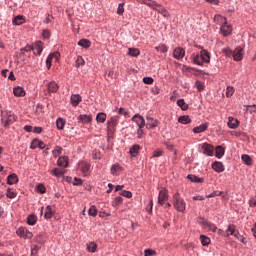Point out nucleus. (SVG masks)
Masks as SVG:
<instances>
[{"label":"nucleus","instance_id":"obj_1","mask_svg":"<svg viewBox=\"0 0 256 256\" xmlns=\"http://www.w3.org/2000/svg\"><path fill=\"white\" fill-rule=\"evenodd\" d=\"M214 21L217 23H223L220 27V32L224 37H229L233 33V27L227 24V19L221 15H216Z\"/></svg>","mask_w":256,"mask_h":256},{"label":"nucleus","instance_id":"obj_2","mask_svg":"<svg viewBox=\"0 0 256 256\" xmlns=\"http://www.w3.org/2000/svg\"><path fill=\"white\" fill-rule=\"evenodd\" d=\"M211 62V53L206 49H202L200 54H196L193 57V63L195 65L203 66V63H210Z\"/></svg>","mask_w":256,"mask_h":256},{"label":"nucleus","instance_id":"obj_3","mask_svg":"<svg viewBox=\"0 0 256 256\" xmlns=\"http://www.w3.org/2000/svg\"><path fill=\"white\" fill-rule=\"evenodd\" d=\"M118 125L119 116H112L109 120H107V133L109 137H113V135H115V131H117Z\"/></svg>","mask_w":256,"mask_h":256},{"label":"nucleus","instance_id":"obj_4","mask_svg":"<svg viewBox=\"0 0 256 256\" xmlns=\"http://www.w3.org/2000/svg\"><path fill=\"white\" fill-rule=\"evenodd\" d=\"M173 207L176 209V211H179L180 213L185 212V200L181 197V194L175 193L173 196Z\"/></svg>","mask_w":256,"mask_h":256},{"label":"nucleus","instance_id":"obj_5","mask_svg":"<svg viewBox=\"0 0 256 256\" xmlns=\"http://www.w3.org/2000/svg\"><path fill=\"white\" fill-rule=\"evenodd\" d=\"M16 234L18 237H21V239H33V232L29 231L25 227H19L16 231Z\"/></svg>","mask_w":256,"mask_h":256},{"label":"nucleus","instance_id":"obj_6","mask_svg":"<svg viewBox=\"0 0 256 256\" xmlns=\"http://www.w3.org/2000/svg\"><path fill=\"white\" fill-rule=\"evenodd\" d=\"M198 223H199V225L204 227V229H208V231H212L213 233H215V231H217V225L205 220V218H200Z\"/></svg>","mask_w":256,"mask_h":256},{"label":"nucleus","instance_id":"obj_7","mask_svg":"<svg viewBox=\"0 0 256 256\" xmlns=\"http://www.w3.org/2000/svg\"><path fill=\"white\" fill-rule=\"evenodd\" d=\"M169 200V192L167 189L163 188L160 190L159 195H158V204L159 205H165V201Z\"/></svg>","mask_w":256,"mask_h":256},{"label":"nucleus","instance_id":"obj_8","mask_svg":"<svg viewBox=\"0 0 256 256\" xmlns=\"http://www.w3.org/2000/svg\"><path fill=\"white\" fill-rule=\"evenodd\" d=\"M82 175H84V177H87V175H89V173H91V164L87 163V162H80L78 165Z\"/></svg>","mask_w":256,"mask_h":256},{"label":"nucleus","instance_id":"obj_9","mask_svg":"<svg viewBox=\"0 0 256 256\" xmlns=\"http://www.w3.org/2000/svg\"><path fill=\"white\" fill-rule=\"evenodd\" d=\"M132 121L133 123H136V125L140 129H143V127H145V118H143V116H141L140 114H135L132 117Z\"/></svg>","mask_w":256,"mask_h":256},{"label":"nucleus","instance_id":"obj_10","mask_svg":"<svg viewBox=\"0 0 256 256\" xmlns=\"http://www.w3.org/2000/svg\"><path fill=\"white\" fill-rule=\"evenodd\" d=\"M146 121V129H155L156 127H159V120L154 119L153 117L147 116Z\"/></svg>","mask_w":256,"mask_h":256},{"label":"nucleus","instance_id":"obj_11","mask_svg":"<svg viewBox=\"0 0 256 256\" xmlns=\"http://www.w3.org/2000/svg\"><path fill=\"white\" fill-rule=\"evenodd\" d=\"M61 57V54L59 52L50 53L46 58V67L47 69H51V63L53 59H59Z\"/></svg>","mask_w":256,"mask_h":256},{"label":"nucleus","instance_id":"obj_12","mask_svg":"<svg viewBox=\"0 0 256 256\" xmlns=\"http://www.w3.org/2000/svg\"><path fill=\"white\" fill-rule=\"evenodd\" d=\"M37 147L45 149L46 145L42 140L34 138L31 142L30 149H37Z\"/></svg>","mask_w":256,"mask_h":256},{"label":"nucleus","instance_id":"obj_13","mask_svg":"<svg viewBox=\"0 0 256 256\" xmlns=\"http://www.w3.org/2000/svg\"><path fill=\"white\" fill-rule=\"evenodd\" d=\"M202 149H203L204 155H208V157L213 156V152L215 151V148L212 145L207 143H204L202 145Z\"/></svg>","mask_w":256,"mask_h":256},{"label":"nucleus","instance_id":"obj_14","mask_svg":"<svg viewBox=\"0 0 256 256\" xmlns=\"http://www.w3.org/2000/svg\"><path fill=\"white\" fill-rule=\"evenodd\" d=\"M234 61H241L243 59V49L241 47H237L232 54Z\"/></svg>","mask_w":256,"mask_h":256},{"label":"nucleus","instance_id":"obj_15","mask_svg":"<svg viewBox=\"0 0 256 256\" xmlns=\"http://www.w3.org/2000/svg\"><path fill=\"white\" fill-rule=\"evenodd\" d=\"M174 59H177L178 61L183 59L185 57V49L178 47L173 52Z\"/></svg>","mask_w":256,"mask_h":256},{"label":"nucleus","instance_id":"obj_16","mask_svg":"<svg viewBox=\"0 0 256 256\" xmlns=\"http://www.w3.org/2000/svg\"><path fill=\"white\" fill-rule=\"evenodd\" d=\"M33 241L34 243H38V245H45V242L47 241L45 233L43 232L39 233L34 237Z\"/></svg>","mask_w":256,"mask_h":256},{"label":"nucleus","instance_id":"obj_17","mask_svg":"<svg viewBox=\"0 0 256 256\" xmlns=\"http://www.w3.org/2000/svg\"><path fill=\"white\" fill-rule=\"evenodd\" d=\"M149 7L154 11H157V13H160V15L166 10V8H164L163 5L157 3V1H154V3L149 4Z\"/></svg>","mask_w":256,"mask_h":256},{"label":"nucleus","instance_id":"obj_18","mask_svg":"<svg viewBox=\"0 0 256 256\" xmlns=\"http://www.w3.org/2000/svg\"><path fill=\"white\" fill-rule=\"evenodd\" d=\"M212 169L215 170L216 173H223V171H225V165L219 161H216L212 164Z\"/></svg>","mask_w":256,"mask_h":256},{"label":"nucleus","instance_id":"obj_19","mask_svg":"<svg viewBox=\"0 0 256 256\" xmlns=\"http://www.w3.org/2000/svg\"><path fill=\"white\" fill-rule=\"evenodd\" d=\"M32 47L36 49L37 53L33 52L34 55H41L43 53V42L41 40H37Z\"/></svg>","mask_w":256,"mask_h":256},{"label":"nucleus","instance_id":"obj_20","mask_svg":"<svg viewBox=\"0 0 256 256\" xmlns=\"http://www.w3.org/2000/svg\"><path fill=\"white\" fill-rule=\"evenodd\" d=\"M58 167H67L69 165V158L67 156H60L57 160Z\"/></svg>","mask_w":256,"mask_h":256},{"label":"nucleus","instance_id":"obj_21","mask_svg":"<svg viewBox=\"0 0 256 256\" xmlns=\"http://www.w3.org/2000/svg\"><path fill=\"white\" fill-rule=\"evenodd\" d=\"M78 123H82L83 125L91 122V116L87 114H80L77 117Z\"/></svg>","mask_w":256,"mask_h":256},{"label":"nucleus","instance_id":"obj_22","mask_svg":"<svg viewBox=\"0 0 256 256\" xmlns=\"http://www.w3.org/2000/svg\"><path fill=\"white\" fill-rule=\"evenodd\" d=\"M24 23H25V16L23 15H17L12 20V25L19 26V25H23Z\"/></svg>","mask_w":256,"mask_h":256},{"label":"nucleus","instance_id":"obj_23","mask_svg":"<svg viewBox=\"0 0 256 256\" xmlns=\"http://www.w3.org/2000/svg\"><path fill=\"white\" fill-rule=\"evenodd\" d=\"M228 127L229 129H237L239 127V120L233 117L228 118Z\"/></svg>","mask_w":256,"mask_h":256},{"label":"nucleus","instance_id":"obj_24","mask_svg":"<svg viewBox=\"0 0 256 256\" xmlns=\"http://www.w3.org/2000/svg\"><path fill=\"white\" fill-rule=\"evenodd\" d=\"M55 215V210H53V206L48 205L46 206V211L44 213V219H51Z\"/></svg>","mask_w":256,"mask_h":256},{"label":"nucleus","instance_id":"obj_25","mask_svg":"<svg viewBox=\"0 0 256 256\" xmlns=\"http://www.w3.org/2000/svg\"><path fill=\"white\" fill-rule=\"evenodd\" d=\"M16 183H19V177L17 174H10L7 177V184L8 185H15Z\"/></svg>","mask_w":256,"mask_h":256},{"label":"nucleus","instance_id":"obj_26","mask_svg":"<svg viewBox=\"0 0 256 256\" xmlns=\"http://www.w3.org/2000/svg\"><path fill=\"white\" fill-rule=\"evenodd\" d=\"M13 93L15 97H25V89L21 86L14 87Z\"/></svg>","mask_w":256,"mask_h":256},{"label":"nucleus","instance_id":"obj_27","mask_svg":"<svg viewBox=\"0 0 256 256\" xmlns=\"http://www.w3.org/2000/svg\"><path fill=\"white\" fill-rule=\"evenodd\" d=\"M47 89L49 93H57V91H59V85L55 81H51Z\"/></svg>","mask_w":256,"mask_h":256},{"label":"nucleus","instance_id":"obj_28","mask_svg":"<svg viewBox=\"0 0 256 256\" xmlns=\"http://www.w3.org/2000/svg\"><path fill=\"white\" fill-rule=\"evenodd\" d=\"M70 101H71V105L73 107H77V105H79V103H81V97L79 94H73L71 97H70Z\"/></svg>","mask_w":256,"mask_h":256},{"label":"nucleus","instance_id":"obj_29","mask_svg":"<svg viewBox=\"0 0 256 256\" xmlns=\"http://www.w3.org/2000/svg\"><path fill=\"white\" fill-rule=\"evenodd\" d=\"M77 45H79V47H83V49H89V47H91V41L83 38L78 41Z\"/></svg>","mask_w":256,"mask_h":256},{"label":"nucleus","instance_id":"obj_30","mask_svg":"<svg viewBox=\"0 0 256 256\" xmlns=\"http://www.w3.org/2000/svg\"><path fill=\"white\" fill-rule=\"evenodd\" d=\"M27 225H36L37 224V216L35 214H30L26 218Z\"/></svg>","mask_w":256,"mask_h":256},{"label":"nucleus","instance_id":"obj_31","mask_svg":"<svg viewBox=\"0 0 256 256\" xmlns=\"http://www.w3.org/2000/svg\"><path fill=\"white\" fill-rule=\"evenodd\" d=\"M209 127V124H201L200 126L193 128V133H203L204 131H207Z\"/></svg>","mask_w":256,"mask_h":256},{"label":"nucleus","instance_id":"obj_32","mask_svg":"<svg viewBox=\"0 0 256 256\" xmlns=\"http://www.w3.org/2000/svg\"><path fill=\"white\" fill-rule=\"evenodd\" d=\"M178 123H181L182 125H189V123H191V118L187 115L180 116L178 118Z\"/></svg>","mask_w":256,"mask_h":256},{"label":"nucleus","instance_id":"obj_33","mask_svg":"<svg viewBox=\"0 0 256 256\" xmlns=\"http://www.w3.org/2000/svg\"><path fill=\"white\" fill-rule=\"evenodd\" d=\"M141 150V146H139V145H134V146H132L131 148H130V151H129V153H130V155L132 156V157H137V154L139 153V151Z\"/></svg>","mask_w":256,"mask_h":256},{"label":"nucleus","instance_id":"obj_34","mask_svg":"<svg viewBox=\"0 0 256 256\" xmlns=\"http://www.w3.org/2000/svg\"><path fill=\"white\" fill-rule=\"evenodd\" d=\"M187 179H189V181H191L192 183H203V181H204L203 178H199L193 174H189L187 176Z\"/></svg>","mask_w":256,"mask_h":256},{"label":"nucleus","instance_id":"obj_35","mask_svg":"<svg viewBox=\"0 0 256 256\" xmlns=\"http://www.w3.org/2000/svg\"><path fill=\"white\" fill-rule=\"evenodd\" d=\"M56 127L59 129V131H63V129H65V119L57 118Z\"/></svg>","mask_w":256,"mask_h":256},{"label":"nucleus","instance_id":"obj_36","mask_svg":"<svg viewBox=\"0 0 256 256\" xmlns=\"http://www.w3.org/2000/svg\"><path fill=\"white\" fill-rule=\"evenodd\" d=\"M177 105L178 107H180V109H182V111H187V109H189V105L187 103H185L184 99H179L177 100Z\"/></svg>","mask_w":256,"mask_h":256},{"label":"nucleus","instance_id":"obj_37","mask_svg":"<svg viewBox=\"0 0 256 256\" xmlns=\"http://www.w3.org/2000/svg\"><path fill=\"white\" fill-rule=\"evenodd\" d=\"M120 171H123V167L119 164H114L111 167V173L112 175H117V173H120Z\"/></svg>","mask_w":256,"mask_h":256},{"label":"nucleus","instance_id":"obj_38","mask_svg":"<svg viewBox=\"0 0 256 256\" xmlns=\"http://www.w3.org/2000/svg\"><path fill=\"white\" fill-rule=\"evenodd\" d=\"M63 153V148L61 146H56L52 151V155L55 159Z\"/></svg>","mask_w":256,"mask_h":256},{"label":"nucleus","instance_id":"obj_39","mask_svg":"<svg viewBox=\"0 0 256 256\" xmlns=\"http://www.w3.org/2000/svg\"><path fill=\"white\" fill-rule=\"evenodd\" d=\"M223 155H225V148H223V146H217L216 147V157L218 159H221V157H223Z\"/></svg>","mask_w":256,"mask_h":256},{"label":"nucleus","instance_id":"obj_40","mask_svg":"<svg viewBox=\"0 0 256 256\" xmlns=\"http://www.w3.org/2000/svg\"><path fill=\"white\" fill-rule=\"evenodd\" d=\"M200 240H201V244L203 245V247H207V245H209L211 243V238L207 237L205 235H201Z\"/></svg>","mask_w":256,"mask_h":256},{"label":"nucleus","instance_id":"obj_41","mask_svg":"<svg viewBox=\"0 0 256 256\" xmlns=\"http://www.w3.org/2000/svg\"><path fill=\"white\" fill-rule=\"evenodd\" d=\"M107 121V114L100 112L97 114V123H105Z\"/></svg>","mask_w":256,"mask_h":256},{"label":"nucleus","instance_id":"obj_42","mask_svg":"<svg viewBox=\"0 0 256 256\" xmlns=\"http://www.w3.org/2000/svg\"><path fill=\"white\" fill-rule=\"evenodd\" d=\"M140 53L141 52L137 48H129L128 50V55H130V57H139Z\"/></svg>","mask_w":256,"mask_h":256},{"label":"nucleus","instance_id":"obj_43","mask_svg":"<svg viewBox=\"0 0 256 256\" xmlns=\"http://www.w3.org/2000/svg\"><path fill=\"white\" fill-rule=\"evenodd\" d=\"M51 174L54 175V177H63L65 175V172L59 168H55L54 170L51 171Z\"/></svg>","mask_w":256,"mask_h":256},{"label":"nucleus","instance_id":"obj_44","mask_svg":"<svg viewBox=\"0 0 256 256\" xmlns=\"http://www.w3.org/2000/svg\"><path fill=\"white\" fill-rule=\"evenodd\" d=\"M154 49H155L156 51H159L160 53H167V51H169V48H168L167 45H165V44L156 46Z\"/></svg>","mask_w":256,"mask_h":256},{"label":"nucleus","instance_id":"obj_45","mask_svg":"<svg viewBox=\"0 0 256 256\" xmlns=\"http://www.w3.org/2000/svg\"><path fill=\"white\" fill-rule=\"evenodd\" d=\"M6 197H8V199H15L17 197V192L8 188L7 191H6Z\"/></svg>","mask_w":256,"mask_h":256},{"label":"nucleus","instance_id":"obj_46","mask_svg":"<svg viewBox=\"0 0 256 256\" xmlns=\"http://www.w3.org/2000/svg\"><path fill=\"white\" fill-rule=\"evenodd\" d=\"M235 225L230 224L226 230V237H229V235H235Z\"/></svg>","mask_w":256,"mask_h":256},{"label":"nucleus","instance_id":"obj_47","mask_svg":"<svg viewBox=\"0 0 256 256\" xmlns=\"http://www.w3.org/2000/svg\"><path fill=\"white\" fill-rule=\"evenodd\" d=\"M242 161H244L247 165H253V160L251 159V156L244 154L241 157Z\"/></svg>","mask_w":256,"mask_h":256},{"label":"nucleus","instance_id":"obj_48","mask_svg":"<svg viewBox=\"0 0 256 256\" xmlns=\"http://www.w3.org/2000/svg\"><path fill=\"white\" fill-rule=\"evenodd\" d=\"M87 250H88L90 253H95V251H97V244H95V242H90V243L87 245Z\"/></svg>","mask_w":256,"mask_h":256},{"label":"nucleus","instance_id":"obj_49","mask_svg":"<svg viewBox=\"0 0 256 256\" xmlns=\"http://www.w3.org/2000/svg\"><path fill=\"white\" fill-rule=\"evenodd\" d=\"M20 51L31 53V51H35V46L27 44L25 47L21 48Z\"/></svg>","mask_w":256,"mask_h":256},{"label":"nucleus","instance_id":"obj_50","mask_svg":"<svg viewBox=\"0 0 256 256\" xmlns=\"http://www.w3.org/2000/svg\"><path fill=\"white\" fill-rule=\"evenodd\" d=\"M234 93H235V88H233L232 86H228L226 88V97L228 98L233 97Z\"/></svg>","mask_w":256,"mask_h":256},{"label":"nucleus","instance_id":"obj_51","mask_svg":"<svg viewBox=\"0 0 256 256\" xmlns=\"http://www.w3.org/2000/svg\"><path fill=\"white\" fill-rule=\"evenodd\" d=\"M36 191L37 193H40L41 195H43L47 191V188H45V185L43 184H38L36 187Z\"/></svg>","mask_w":256,"mask_h":256},{"label":"nucleus","instance_id":"obj_52","mask_svg":"<svg viewBox=\"0 0 256 256\" xmlns=\"http://www.w3.org/2000/svg\"><path fill=\"white\" fill-rule=\"evenodd\" d=\"M125 13V3H120L117 8V15H123Z\"/></svg>","mask_w":256,"mask_h":256},{"label":"nucleus","instance_id":"obj_53","mask_svg":"<svg viewBox=\"0 0 256 256\" xmlns=\"http://www.w3.org/2000/svg\"><path fill=\"white\" fill-rule=\"evenodd\" d=\"M88 215H90L92 217H96L97 216V207L91 206L88 210Z\"/></svg>","mask_w":256,"mask_h":256},{"label":"nucleus","instance_id":"obj_54","mask_svg":"<svg viewBox=\"0 0 256 256\" xmlns=\"http://www.w3.org/2000/svg\"><path fill=\"white\" fill-rule=\"evenodd\" d=\"M195 87H196L197 90L200 91V92L205 90V85H204L201 81H199V80H197V81L195 82Z\"/></svg>","mask_w":256,"mask_h":256},{"label":"nucleus","instance_id":"obj_55","mask_svg":"<svg viewBox=\"0 0 256 256\" xmlns=\"http://www.w3.org/2000/svg\"><path fill=\"white\" fill-rule=\"evenodd\" d=\"M157 255V251L153 249H145L144 250V256H155Z\"/></svg>","mask_w":256,"mask_h":256},{"label":"nucleus","instance_id":"obj_56","mask_svg":"<svg viewBox=\"0 0 256 256\" xmlns=\"http://www.w3.org/2000/svg\"><path fill=\"white\" fill-rule=\"evenodd\" d=\"M85 65V60H83V57L78 56L75 67L79 68L80 66Z\"/></svg>","mask_w":256,"mask_h":256},{"label":"nucleus","instance_id":"obj_57","mask_svg":"<svg viewBox=\"0 0 256 256\" xmlns=\"http://www.w3.org/2000/svg\"><path fill=\"white\" fill-rule=\"evenodd\" d=\"M234 237H236V239H238V241H241V243H247V240H245V237L241 234H239V232H236L234 234Z\"/></svg>","mask_w":256,"mask_h":256},{"label":"nucleus","instance_id":"obj_58","mask_svg":"<svg viewBox=\"0 0 256 256\" xmlns=\"http://www.w3.org/2000/svg\"><path fill=\"white\" fill-rule=\"evenodd\" d=\"M42 37L43 39H51V31H49L48 29L43 30Z\"/></svg>","mask_w":256,"mask_h":256},{"label":"nucleus","instance_id":"obj_59","mask_svg":"<svg viewBox=\"0 0 256 256\" xmlns=\"http://www.w3.org/2000/svg\"><path fill=\"white\" fill-rule=\"evenodd\" d=\"M120 195H122V197H126L127 199H131V197H133V194L131 193V191H127V190H123Z\"/></svg>","mask_w":256,"mask_h":256},{"label":"nucleus","instance_id":"obj_60","mask_svg":"<svg viewBox=\"0 0 256 256\" xmlns=\"http://www.w3.org/2000/svg\"><path fill=\"white\" fill-rule=\"evenodd\" d=\"M121 203H123V197H121V196L116 197L114 200V206L119 207V205H121Z\"/></svg>","mask_w":256,"mask_h":256},{"label":"nucleus","instance_id":"obj_61","mask_svg":"<svg viewBox=\"0 0 256 256\" xmlns=\"http://www.w3.org/2000/svg\"><path fill=\"white\" fill-rule=\"evenodd\" d=\"M143 83H145L146 85H153V78L152 77H144Z\"/></svg>","mask_w":256,"mask_h":256},{"label":"nucleus","instance_id":"obj_62","mask_svg":"<svg viewBox=\"0 0 256 256\" xmlns=\"http://www.w3.org/2000/svg\"><path fill=\"white\" fill-rule=\"evenodd\" d=\"M249 206H250V207H256V196H253V197L249 200Z\"/></svg>","mask_w":256,"mask_h":256},{"label":"nucleus","instance_id":"obj_63","mask_svg":"<svg viewBox=\"0 0 256 256\" xmlns=\"http://www.w3.org/2000/svg\"><path fill=\"white\" fill-rule=\"evenodd\" d=\"M162 155H163V150L158 149L153 152V157H161Z\"/></svg>","mask_w":256,"mask_h":256},{"label":"nucleus","instance_id":"obj_64","mask_svg":"<svg viewBox=\"0 0 256 256\" xmlns=\"http://www.w3.org/2000/svg\"><path fill=\"white\" fill-rule=\"evenodd\" d=\"M247 111H249L250 113H256V105H250L247 107Z\"/></svg>","mask_w":256,"mask_h":256}]
</instances>
